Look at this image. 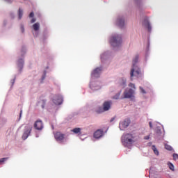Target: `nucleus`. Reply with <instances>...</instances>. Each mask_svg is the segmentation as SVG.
Wrapping results in <instances>:
<instances>
[{
    "mask_svg": "<svg viewBox=\"0 0 178 178\" xmlns=\"http://www.w3.org/2000/svg\"><path fill=\"white\" fill-rule=\"evenodd\" d=\"M138 62V55H136L135 58L133 59V68L131 70V80H133V77H136L138 79L139 77H141L143 76V74L141 73V70H140V68L136 65V63Z\"/></svg>",
    "mask_w": 178,
    "mask_h": 178,
    "instance_id": "obj_1",
    "label": "nucleus"
},
{
    "mask_svg": "<svg viewBox=\"0 0 178 178\" xmlns=\"http://www.w3.org/2000/svg\"><path fill=\"white\" fill-rule=\"evenodd\" d=\"M134 138L136 137L133 134H126L122 136V141L123 145L127 147V145H131L134 143Z\"/></svg>",
    "mask_w": 178,
    "mask_h": 178,
    "instance_id": "obj_2",
    "label": "nucleus"
},
{
    "mask_svg": "<svg viewBox=\"0 0 178 178\" xmlns=\"http://www.w3.org/2000/svg\"><path fill=\"white\" fill-rule=\"evenodd\" d=\"M111 109V102L106 101L103 104L102 106H99L95 109L96 113H104V112H106Z\"/></svg>",
    "mask_w": 178,
    "mask_h": 178,
    "instance_id": "obj_3",
    "label": "nucleus"
},
{
    "mask_svg": "<svg viewBox=\"0 0 178 178\" xmlns=\"http://www.w3.org/2000/svg\"><path fill=\"white\" fill-rule=\"evenodd\" d=\"M120 45H122V36L120 35H114L112 41L113 48H118Z\"/></svg>",
    "mask_w": 178,
    "mask_h": 178,
    "instance_id": "obj_4",
    "label": "nucleus"
},
{
    "mask_svg": "<svg viewBox=\"0 0 178 178\" xmlns=\"http://www.w3.org/2000/svg\"><path fill=\"white\" fill-rule=\"evenodd\" d=\"M32 127L30 125L26 126V129L22 135L23 140H27L29 136L31 134Z\"/></svg>",
    "mask_w": 178,
    "mask_h": 178,
    "instance_id": "obj_5",
    "label": "nucleus"
},
{
    "mask_svg": "<svg viewBox=\"0 0 178 178\" xmlns=\"http://www.w3.org/2000/svg\"><path fill=\"white\" fill-rule=\"evenodd\" d=\"M54 138L56 140V141L63 143V140H65V134L60 132H56L54 134Z\"/></svg>",
    "mask_w": 178,
    "mask_h": 178,
    "instance_id": "obj_6",
    "label": "nucleus"
},
{
    "mask_svg": "<svg viewBox=\"0 0 178 178\" xmlns=\"http://www.w3.org/2000/svg\"><path fill=\"white\" fill-rule=\"evenodd\" d=\"M53 102L55 105H62L63 97L61 95H56L53 99Z\"/></svg>",
    "mask_w": 178,
    "mask_h": 178,
    "instance_id": "obj_7",
    "label": "nucleus"
},
{
    "mask_svg": "<svg viewBox=\"0 0 178 178\" xmlns=\"http://www.w3.org/2000/svg\"><path fill=\"white\" fill-rule=\"evenodd\" d=\"M34 128L36 130H42L44 129V123L41 120H38L34 123Z\"/></svg>",
    "mask_w": 178,
    "mask_h": 178,
    "instance_id": "obj_8",
    "label": "nucleus"
},
{
    "mask_svg": "<svg viewBox=\"0 0 178 178\" xmlns=\"http://www.w3.org/2000/svg\"><path fill=\"white\" fill-rule=\"evenodd\" d=\"M102 72V67H99L95 69L92 72V77H99Z\"/></svg>",
    "mask_w": 178,
    "mask_h": 178,
    "instance_id": "obj_9",
    "label": "nucleus"
},
{
    "mask_svg": "<svg viewBox=\"0 0 178 178\" xmlns=\"http://www.w3.org/2000/svg\"><path fill=\"white\" fill-rule=\"evenodd\" d=\"M134 95V90L133 89H129L128 90H126L124 92V98H131L133 95Z\"/></svg>",
    "mask_w": 178,
    "mask_h": 178,
    "instance_id": "obj_10",
    "label": "nucleus"
},
{
    "mask_svg": "<svg viewBox=\"0 0 178 178\" xmlns=\"http://www.w3.org/2000/svg\"><path fill=\"white\" fill-rule=\"evenodd\" d=\"M116 24H118V27L120 29H123L124 27V18L123 17H119L116 21Z\"/></svg>",
    "mask_w": 178,
    "mask_h": 178,
    "instance_id": "obj_11",
    "label": "nucleus"
},
{
    "mask_svg": "<svg viewBox=\"0 0 178 178\" xmlns=\"http://www.w3.org/2000/svg\"><path fill=\"white\" fill-rule=\"evenodd\" d=\"M104 136V131L101 129L97 130L94 134L95 138H101Z\"/></svg>",
    "mask_w": 178,
    "mask_h": 178,
    "instance_id": "obj_12",
    "label": "nucleus"
},
{
    "mask_svg": "<svg viewBox=\"0 0 178 178\" xmlns=\"http://www.w3.org/2000/svg\"><path fill=\"white\" fill-rule=\"evenodd\" d=\"M120 124L124 129H126V127H129V125L130 124V120L126 119Z\"/></svg>",
    "mask_w": 178,
    "mask_h": 178,
    "instance_id": "obj_13",
    "label": "nucleus"
},
{
    "mask_svg": "<svg viewBox=\"0 0 178 178\" xmlns=\"http://www.w3.org/2000/svg\"><path fill=\"white\" fill-rule=\"evenodd\" d=\"M143 24L145 27H147L149 31H151V24H149V22L148 21V18H145L143 21Z\"/></svg>",
    "mask_w": 178,
    "mask_h": 178,
    "instance_id": "obj_14",
    "label": "nucleus"
},
{
    "mask_svg": "<svg viewBox=\"0 0 178 178\" xmlns=\"http://www.w3.org/2000/svg\"><path fill=\"white\" fill-rule=\"evenodd\" d=\"M33 29L35 31L40 30V23L37 22L33 25Z\"/></svg>",
    "mask_w": 178,
    "mask_h": 178,
    "instance_id": "obj_15",
    "label": "nucleus"
},
{
    "mask_svg": "<svg viewBox=\"0 0 178 178\" xmlns=\"http://www.w3.org/2000/svg\"><path fill=\"white\" fill-rule=\"evenodd\" d=\"M72 131L75 134H81V128H74Z\"/></svg>",
    "mask_w": 178,
    "mask_h": 178,
    "instance_id": "obj_16",
    "label": "nucleus"
},
{
    "mask_svg": "<svg viewBox=\"0 0 178 178\" xmlns=\"http://www.w3.org/2000/svg\"><path fill=\"white\" fill-rule=\"evenodd\" d=\"M152 149L154 151V153L155 154V155H159V152L158 151L155 145L152 146Z\"/></svg>",
    "mask_w": 178,
    "mask_h": 178,
    "instance_id": "obj_17",
    "label": "nucleus"
},
{
    "mask_svg": "<svg viewBox=\"0 0 178 178\" xmlns=\"http://www.w3.org/2000/svg\"><path fill=\"white\" fill-rule=\"evenodd\" d=\"M165 148L168 151H172V149H173V147H172V146H170V145H168V144L165 145Z\"/></svg>",
    "mask_w": 178,
    "mask_h": 178,
    "instance_id": "obj_18",
    "label": "nucleus"
},
{
    "mask_svg": "<svg viewBox=\"0 0 178 178\" xmlns=\"http://www.w3.org/2000/svg\"><path fill=\"white\" fill-rule=\"evenodd\" d=\"M168 168H169V169H170V170H172V171L175 170V165H173L172 164V163L168 162Z\"/></svg>",
    "mask_w": 178,
    "mask_h": 178,
    "instance_id": "obj_19",
    "label": "nucleus"
},
{
    "mask_svg": "<svg viewBox=\"0 0 178 178\" xmlns=\"http://www.w3.org/2000/svg\"><path fill=\"white\" fill-rule=\"evenodd\" d=\"M19 19H22V17H23V10H22L21 8L19 9Z\"/></svg>",
    "mask_w": 178,
    "mask_h": 178,
    "instance_id": "obj_20",
    "label": "nucleus"
},
{
    "mask_svg": "<svg viewBox=\"0 0 178 178\" xmlns=\"http://www.w3.org/2000/svg\"><path fill=\"white\" fill-rule=\"evenodd\" d=\"M45 100H42L39 102V105L41 104V107L42 108V109L45 108Z\"/></svg>",
    "mask_w": 178,
    "mask_h": 178,
    "instance_id": "obj_21",
    "label": "nucleus"
},
{
    "mask_svg": "<svg viewBox=\"0 0 178 178\" xmlns=\"http://www.w3.org/2000/svg\"><path fill=\"white\" fill-rule=\"evenodd\" d=\"M8 159H9V158H8V157L1 159L0 163L5 162V161H8Z\"/></svg>",
    "mask_w": 178,
    "mask_h": 178,
    "instance_id": "obj_22",
    "label": "nucleus"
},
{
    "mask_svg": "<svg viewBox=\"0 0 178 178\" xmlns=\"http://www.w3.org/2000/svg\"><path fill=\"white\" fill-rule=\"evenodd\" d=\"M129 87H131V88H134V90H136V85L134 83H130L129 84Z\"/></svg>",
    "mask_w": 178,
    "mask_h": 178,
    "instance_id": "obj_23",
    "label": "nucleus"
},
{
    "mask_svg": "<svg viewBox=\"0 0 178 178\" xmlns=\"http://www.w3.org/2000/svg\"><path fill=\"white\" fill-rule=\"evenodd\" d=\"M172 156H173L174 161H177V159H178V154H176V153L173 154Z\"/></svg>",
    "mask_w": 178,
    "mask_h": 178,
    "instance_id": "obj_24",
    "label": "nucleus"
},
{
    "mask_svg": "<svg viewBox=\"0 0 178 178\" xmlns=\"http://www.w3.org/2000/svg\"><path fill=\"white\" fill-rule=\"evenodd\" d=\"M140 92H142V94H146L147 92H145V90H144V88L143 87H139Z\"/></svg>",
    "mask_w": 178,
    "mask_h": 178,
    "instance_id": "obj_25",
    "label": "nucleus"
},
{
    "mask_svg": "<svg viewBox=\"0 0 178 178\" xmlns=\"http://www.w3.org/2000/svg\"><path fill=\"white\" fill-rule=\"evenodd\" d=\"M119 97H120V93H118L116 96L113 97L114 99H119Z\"/></svg>",
    "mask_w": 178,
    "mask_h": 178,
    "instance_id": "obj_26",
    "label": "nucleus"
},
{
    "mask_svg": "<svg viewBox=\"0 0 178 178\" xmlns=\"http://www.w3.org/2000/svg\"><path fill=\"white\" fill-rule=\"evenodd\" d=\"M21 31L22 33H24V26L23 25L21 26Z\"/></svg>",
    "mask_w": 178,
    "mask_h": 178,
    "instance_id": "obj_27",
    "label": "nucleus"
},
{
    "mask_svg": "<svg viewBox=\"0 0 178 178\" xmlns=\"http://www.w3.org/2000/svg\"><path fill=\"white\" fill-rule=\"evenodd\" d=\"M29 17H34V13L31 12V13L29 14Z\"/></svg>",
    "mask_w": 178,
    "mask_h": 178,
    "instance_id": "obj_28",
    "label": "nucleus"
},
{
    "mask_svg": "<svg viewBox=\"0 0 178 178\" xmlns=\"http://www.w3.org/2000/svg\"><path fill=\"white\" fill-rule=\"evenodd\" d=\"M45 77H46V72H44V75L42 77V81L45 80Z\"/></svg>",
    "mask_w": 178,
    "mask_h": 178,
    "instance_id": "obj_29",
    "label": "nucleus"
},
{
    "mask_svg": "<svg viewBox=\"0 0 178 178\" xmlns=\"http://www.w3.org/2000/svg\"><path fill=\"white\" fill-rule=\"evenodd\" d=\"M144 140H149V136H145Z\"/></svg>",
    "mask_w": 178,
    "mask_h": 178,
    "instance_id": "obj_30",
    "label": "nucleus"
},
{
    "mask_svg": "<svg viewBox=\"0 0 178 178\" xmlns=\"http://www.w3.org/2000/svg\"><path fill=\"white\" fill-rule=\"evenodd\" d=\"M149 125L150 129H152V122H149Z\"/></svg>",
    "mask_w": 178,
    "mask_h": 178,
    "instance_id": "obj_31",
    "label": "nucleus"
},
{
    "mask_svg": "<svg viewBox=\"0 0 178 178\" xmlns=\"http://www.w3.org/2000/svg\"><path fill=\"white\" fill-rule=\"evenodd\" d=\"M35 18H33L31 20V23H35Z\"/></svg>",
    "mask_w": 178,
    "mask_h": 178,
    "instance_id": "obj_32",
    "label": "nucleus"
},
{
    "mask_svg": "<svg viewBox=\"0 0 178 178\" xmlns=\"http://www.w3.org/2000/svg\"><path fill=\"white\" fill-rule=\"evenodd\" d=\"M22 113H23V111L22 110H21V111H20L19 118H22Z\"/></svg>",
    "mask_w": 178,
    "mask_h": 178,
    "instance_id": "obj_33",
    "label": "nucleus"
}]
</instances>
